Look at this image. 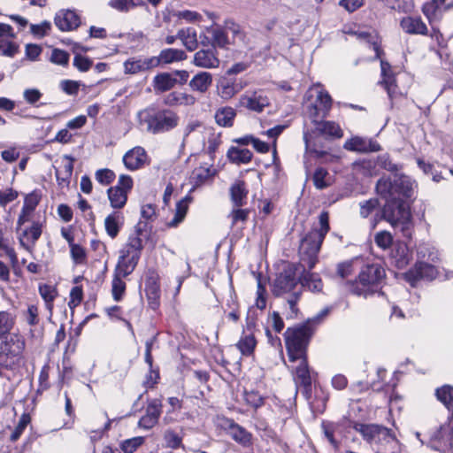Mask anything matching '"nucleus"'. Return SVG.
Wrapping results in <instances>:
<instances>
[{
	"mask_svg": "<svg viewBox=\"0 0 453 453\" xmlns=\"http://www.w3.org/2000/svg\"><path fill=\"white\" fill-rule=\"evenodd\" d=\"M402 29L409 35H426L428 29L420 17L407 16L401 19Z\"/></svg>",
	"mask_w": 453,
	"mask_h": 453,
	"instance_id": "a878e982",
	"label": "nucleus"
},
{
	"mask_svg": "<svg viewBox=\"0 0 453 453\" xmlns=\"http://www.w3.org/2000/svg\"><path fill=\"white\" fill-rule=\"evenodd\" d=\"M180 117L171 110H157L155 134L169 132L179 125Z\"/></svg>",
	"mask_w": 453,
	"mask_h": 453,
	"instance_id": "4468645a",
	"label": "nucleus"
},
{
	"mask_svg": "<svg viewBox=\"0 0 453 453\" xmlns=\"http://www.w3.org/2000/svg\"><path fill=\"white\" fill-rule=\"evenodd\" d=\"M157 60L150 58H130L124 62L125 73L136 74L156 67Z\"/></svg>",
	"mask_w": 453,
	"mask_h": 453,
	"instance_id": "6ab92c4d",
	"label": "nucleus"
},
{
	"mask_svg": "<svg viewBox=\"0 0 453 453\" xmlns=\"http://www.w3.org/2000/svg\"><path fill=\"white\" fill-rule=\"evenodd\" d=\"M145 295L147 296L149 306L156 310L159 306L160 288L158 283L153 278H150L145 282Z\"/></svg>",
	"mask_w": 453,
	"mask_h": 453,
	"instance_id": "4c0bfd02",
	"label": "nucleus"
},
{
	"mask_svg": "<svg viewBox=\"0 0 453 453\" xmlns=\"http://www.w3.org/2000/svg\"><path fill=\"white\" fill-rule=\"evenodd\" d=\"M69 54L65 50L60 49H54L51 51L50 60L58 65L65 66L69 62Z\"/></svg>",
	"mask_w": 453,
	"mask_h": 453,
	"instance_id": "338daca9",
	"label": "nucleus"
},
{
	"mask_svg": "<svg viewBox=\"0 0 453 453\" xmlns=\"http://www.w3.org/2000/svg\"><path fill=\"white\" fill-rule=\"evenodd\" d=\"M134 186L133 179L129 175L121 174L117 185L107 190L110 204L114 209L123 208L127 201V195Z\"/></svg>",
	"mask_w": 453,
	"mask_h": 453,
	"instance_id": "423d86ee",
	"label": "nucleus"
},
{
	"mask_svg": "<svg viewBox=\"0 0 453 453\" xmlns=\"http://www.w3.org/2000/svg\"><path fill=\"white\" fill-rule=\"evenodd\" d=\"M404 212H411V211L403 202L388 201L383 206L382 218L392 226L403 219Z\"/></svg>",
	"mask_w": 453,
	"mask_h": 453,
	"instance_id": "dca6fc26",
	"label": "nucleus"
},
{
	"mask_svg": "<svg viewBox=\"0 0 453 453\" xmlns=\"http://www.w3.org/2000/svg\"><path fill=\"white\" fill-rule=\"evenodd\" d=\"M225 28L227 35L229 36V35H231V44L238 46L245 44V35L240 25L236 24L233 20H227L225 22Z\"/></svg>",
	"mask_w": 453,
	"mask_h": 453,
	"instance_id": "a18cd8bd",
	"label": "nucleus"
},
{
	"mask_svg": "<svg viewBox=\"0 0 453 453\" xmlns=\"http://www.w3.org/2000/svg\"><path fill=\"white\" fill-rule=\"evenodd\" d=\"M164 103L172 107L193 106L196 103V98L194 95L187 92L173 91L165 96Z\"/></svg>",
	"mask_w": 453,
	"mask_h": 453,
	"instance_id": "cd10ccee",
	"label": "nucleus"
},
{
	"mask_svg": "<svg viewBox=\"0 0 453 453\" xmlns=\"http://www.w3.org/2000/svg\"><path fill=\"white\" fill-rule=\"evenodd\" d=\"M177 37L188 51H194L198 46L197 34L195 28H181L177 33Z\"/></svg>",
	"mask_w": 453,
	"mask_h": 453,
	"instance_id": "a19ab883",
	"label": "nucleus"
},
{
	"mask_svg": "<svg viewBox=\"0 0 453 453\" xmlns=\"http://www.w3.org/2000/svg\"><path fill=\"white\" fill-rule=\"evenodd\" d=\"M319 219V228H313L301 241L299 253L303 269L311 270L315 266L322 242L330 229L329 216L326 211L321 212Z\"/></svg>",
	"mask_w": 453,
	"mask_h": 453,
	"instance_id": "7ed1b4c3",
	"label": "nucleus"
},
{
	"mask_svg": "<svg viewBox=\"0 0 453 453\" xmlns=\"http://www.w3.org/2000/svg\"><path fill=\"white\" fill-rule=\"evenodd\" d=\"M300 283L302 288L307 287L312 292H320L323 288L320 277L317 273L305 272V269H303V274L300 278Z\"/></svg>",
	"mask_w": 453,
	"mask_h": 453,
	"instance_id": "c03bdc74",
	"label": "nucleus"
},
{
	"mask_svg": "<svg viewBox=\"0 0 453 453\" xmlns=\"http://www.w3.org/2000/svg\"><path fill=\"white\" fill-rule=\"evenodd\" d=\"M452 443L453 428L448 424L441 426L431 434L427 445L434 450L446 453L451 449Z\"/></svg>",
	"mask_w": 453,
	"mask_h": 453,
	"instance_id": "9b49d317",
	"label": "nucleus"
},
{
	"mask_svg": "<svg viewBox=\"0 0 453 453\" xmlns=\"http://www.w3.org/2000/svg\"><path fill=\"white\" fill-rule=\"evenodd\" d=\"M205 127L198 120L189 121L183 129V142H188L189 136L194 133L202 134Z\"/></svg>",
	"mask_w": 453,
	"mask_h": 453,
	"instance_id": "69168bd1",
	"label": "nucleus"
},
{
	"mask_svg": "<svg viewBox=\"0 0 453 453\" xmlns=\"http://www.w3.org/2000/svg\"><path fill=\"white\" fill-rule=\"evenodd\" d=\"M206 33L212 37V49L216 48L226 49L231 41L227 35L225 27L211 26L205 28Z\"/></svg>",
	"mask_w": 453,
	"mask_h": 453,
	"instance_id": "7c9ffc66",
	"label": "nucleus"
},
{
	"mask_svg": "<svg viewBox=\"0 0 453 453\" xmlns=\"http://www.w3.org/2000/svg\"><path fill=\"white\" fill-rule=\"evenodd\" d=\"M235 117L236 111L230 106L220 107L214 113L215 122L222 127H232Z\"/></svg>",
	"mask_w": 453,
	"mask_h": 453,
	"instance_id": "c9c22d12",
	"label": "nucleus"
},
{
	"mask_svg": "<svg viewBox=\"0 0 453 453\" xmlns=\"http://www.w3.org/2000/svg\"><path fill=\"white\" fill-rule=\"evenodd\" d=\"M344 148L350 151L357 152H376L380 150V144L372 139L359 136L352 137L345 142Z\"/></svg>",
	"mask_w": 453,
	"mask_h": 453,
	"instance_id": "aec40b11",
	"label": "nucleus"
},
{
	"mask_svg": "<svg viewBox=\"0 0 453 453\" xmlns=\"http://www.w3.org/2000/svg\"><path fill=\"white\" fill-rule=\"evenodd\" d=\"M272 292L273 296L286 299L289 308L287 319L296 318L299 311L297 303L302 296V285L300 278L297 277L296 265H286L282 272L277 274L272 286Z\"/></svg>",
	"mask_w": 453,
	"mask_h": 453,
	"instance_id": "f03ea898",
	"label": "nucleus"
},
{
	"mask_svg": "<svg viewBox=\"0 0 453 453\" xmlns=\"http://www.w3.org/2000/svg\"><path fill=\"white\" fill-rule=\"evenodd\" d=\"M39 293L45 302L46 308L51 312L53 309V302L58 296L57 288L49 284L40 285Z\"/></svg>",
	"mask_w": 453,
	"mask_h": 453,
	"instance_id": "8fccbe9b",
	"label": "nucleus"
},
{
	"mask_svg": "<svg viewBox=\"0 0 453 453\" xmlns=\"http://www.w3.org/2000/svg\"><path fill=\"white\" fill-rule=\"evenodd\" d=\"M144 437L137 436L123 441L120 449L124 453H134L144 442Z\"/></svg>",
	"mask_w": 453,
	"mask_h": 453,
	"instance_id": "bf43d9fd",
	"label": "nucleus"
},
{
	"mask_svg": "<svg viewBox=\"0 0 453 453\" xmlns=\"http://www.w3.org/2000/svg\"><path fill=\"white\" fill-rule=\"evenodd\" d=\"M237 91L238 89L236 88L234 82L230 80L224 79L219 85V94L220 97L225 100L232 98Z\"/></svg>",
	"mask_w": 453,
	"mask_h": 453,
	"instance_id": "864d4df0",
	"label": "nucleus"
},
{
	"mask_svg": "<svg viewBox=\"0 0 453 453\" xmlns=\"http://www.w3.org/2000/svg\"><path fill=\"white\" fill-rule=\"evenodd\" d=\"M152 58L157 60L156 63L157 67L161 64L168 65L185 60L187 58V54L182 50L169 48L162 50L158 56L152 57Z\"/></svg>",
	"mask_w": 453,
	"mask_h": 453,
	"instance_id": "2f4dec72",
	"label": "nucleus"
},
{
	"mask_svg": "<svg viewBox=\"0 0 453 453\" xmlns=\"http://www.w3.org/2000/svg\"><path fill=\"white\" fill-rule=\"evenodd\" d=\"M221 144V134L220 133L211 132L210 130V134L208 136V140L206 144H204V150L207 154H209L211 157H214L217 150Z\"/></svg>",
	"mask_w": 453,
	"mask_h": 453,
	"instance_id": "6e6d98bb",
	"label": "nucleus"
},
{
	"mask_svg": "<svg viewBox=\"0 0 453 453\" xmlns=\"http://www.w3.org/2000/svg\"><path fill=\"white\" fill-rule=\"evenodd\" d=\"M437 399L442 403L448 410L453 407V388L449 385H444L438 388L435 391Z\"/></svg>",
	"mask_w": 453,
	"mask_h": 453,
	"instance_id": "603ef678",
	"label": "nucleus"
},
{
	"mask_svg": "<svg viewBox=\"0 0 453 453\" xmlns=\"http://www.w3.org/2000/svg\"><path fill=\"white\" fill-rule=\"evenodd\" d=\"M19 225L17 222L16 233L20 247L29 253H33L37 241L42 233V223L40 221H33L29 226Z\"/></svg>",
	"mask_w": 453,
	"mask_h": 453,
	"instance_id": "6e6552de",
	"label": "nucleus"
},
{
	"mask_svg": "<svg viewBox=\"0 0 453 453\" xmlns=\"http://www.w3.org/2000/svg\"><path fill=\"white\" fill-rule=\"evenodd\" d=\"M124 277L118 276L117 274L113 275L112 282H111V294L112 297L116 302H119L126 291V283L122 280Z\"/></svg>",
	"mask_w": 453,
	"mask_h": 453,
	"instance_id": "5fc2aeb1",
	"label": "nucleus"
},
{
	"mask_svg": "<svg viewBox=\"0 0 453 453\" xmlns=\"http://www.w3.org/2000/svg\"><path fill=\"white\" fill-rule=\"evenodd\" d=\"M257 311L254 306H251L249 308L246 320H245V326L242 329V334H254L256 326H257Z\"/></svg>",
	"mask_w": 453,
	"mask_h": 453,
	"instance_id": "13d9d810",
	"label": "nucleus"
},
{
	"mask_svg": "<svg viewBox=\"0 0 453 453\" xmlns=\"http://www.w3.org/2000/svg\"><path fill=\"white\" fill-rule=\"evenodd\" d=\"M164 439L166 446L172 449H177L181 445L182 438L173 430L168 429L165 432Z\"/></svg>",
	"mask_w": 453,
	"mask_h": 453,
	"instance_id": "774afa93",
	"label": "nucleus"
},
{
	"mask_svg": "<svg viewBox=\"0 0 453 453\" xmlns=\"http://www.w3.org/2000/svg\"><path fill=\"white\" fill-rule=\"evenodd\" d=\"M393 188H394V177H382L380 178L376 184L377 193L383 198L386 199V202L393 201Z\"/></svg>",
	"mask_w": 453,
	"mask_h": 453,
	"instance_id": "de8ad7c7",
	"label": "nucleus"
},
{
	"mask_svg": "<svg viewBox=\"0 0 453 453\" xmlns=\"http://www.w3.org/2000/svg\"><path fill=\"white\" fill-rule=\"evenodd\" d=\"M157 110L150 107L137 113L138 126L142 130L155 134Z\"/></svg>",
	"mask_w": 453,
	"mask_h": 453,
	"instance_id": "c756f323",
	"label": "nucleus"
},
{
	"mask_svg": "<svg viewBox=\"0 0 453 453\" xmlns=\"http://www.w3.org/2000/svg\"><path fill=\"white\" fill-rule=\"evenodd\" d=\"M191 200L192 198L189 196H186L176 203L174 216L166 223V226L168 228H176L181 222H183L188 213Z\"/></svg>",
	"mask_w": 453,
	"mask_h": 453,
	"instance_id": "473e14b6",
	"label": "nucleus"
},
{
	"mask_svg": "<svg viewBox=\"0 0 453 453\" xmlns=\"http://www.w3.org/2000/svg\"><path fill=\"white\" fill-rule=\"evenodd\" d=\"M231 201L235 207H241L246 203L248 190L243 180H236L230 188Z\"/></svg>",
	"mask_w": 453,
	"mask_h": 453,
	"instance_id": "58836bf2",
	"label": "nucleus"
},
{
	"mask_svg": "<svg viewBox=\"0 0 453 453\" xmlns=\"http://www.w3.org/2000/svg\"><path fill=\"white\" fill-rule=\"evenodd\" d=\"M270 104L267 93L263 89H250L240 96L238 106L250 111L260 113Z\"/></svg>",
	"mask_w": 453,
	"mask_h": 453,
	"instance_id": "1a4fd4ad",
	"label": "nucleus"
},
{
	"mask_svg": "<svg viewBox=\"0 0 453 453\" xmlns=\"http://www.w3.org/2000/svg\"><path fill=\"white\" fill-rule=\"evenodd\" d=\"M51 30V23L44 20L40 24H31L30 32L36 38H42L50 34Z\"/></svg>",
	"mask_w": 453,
	"mask_h": 453,
	"instance_id": "052dcab7",
	"label": "nucleus"
},
{
	"mask_svg": "<svg viewBox=\"0 0 453 453\" xmlns=\"http://www.w3.org/2000/svg\"><path fill=\"white\" fill-rule=\"evenodd\" d=\"M161 412V401L158 399L151 400L146 408L145 414L139 419L138 426L145 430L151 429L157 423Z\"/></svg>",
	"mask_w": 453,
	"mask_h": 453,
	"instance_id": "f3484780",
	"label": "nucleus"
},
{
	"mask_svg": "<svg viewBox=\"0 0 453 453\" xmlns=\"http://www.w3.org/2000/svg\"><path fill=\"white\" fill-rule=\"evenodd\" d=\"M177 84V78L172 73H163L154 78V88L160 92L172 89Z\"/></svg>",
	"mask_w": 453,
	"mask_h": 453,
	"instance_id": "37998d69",
	"label": "nucleus"
},
{
	"mask_svg": "<svg viewBox=\"0 0 453 453\" xmlns=\"http://www.w3.org/2000/svg\"><path fill=\"white\" fill-rule=\"evenodd\" d=\"M193 64L201 68H216L219 65V60L213 49L200 50L194 55Z\"/></svg>",
	"mask_w": 453,
	"mask_h": 453,
	"instance_id": "bb28decb",
	"label": "nucleus"
},
{
	"mask_svg": "<svg viewBox=\"0 0 453 453\" xmlns=\"http://www.w3.org/2000/svg\"><path fill=\"white\" fill-rule=\"evenodd\" d=\"M317 97L313 104H311L307 109V114L311 120L313 127L311 128L305 127L303 131V141L305 143L304 159L308 155H314L318 158L326 155L324 150V139L326 138H341L343 135L340 126L333 121H319L326 117L332 105V98L330 95L323 90L317 92ZM304 164L307 161L304 160Z\"/></svg>",
	"mask_w": 453,
	"mask_h": 453,
	"instance_id": "f257e3e1",
	"label": "nucleus"
},
{
	"mask_svg": "<svg viewBox=\"0 0 453 453\" xmlns=\"http://www.w3.org/2000/svg\"><path fill=\"white\" fill-rule=\"evenodd\" d=\"M19 50V46L11 39L0 40V56L12 58Z\"/></svg>",
	"mask_w": 453,
	"mask_h": 453,
	"instance_id": "e2e57ef3",
	"label": "nucleus"
},
{
	"mask_svg": "<svg viewBox=\"0 0 453 453\" xmlns=\"http://www.w3.org/2000/svg\"><path fill=\"white\" fill-rule=\"evenodd\" d=\"M453 8V3H447V0H430L422 6V12L433 27L434 23L441 20L443 12Z\"/></svg>",
	"mask_w": 453,
	"mask_h": 453,
	"instance_id": "ddd939ff",
	"label": "nucleus"
},
{
	"mask_svg": "<svg viewBox=\"0 0 453 453\" xmlns=\"http://www.w3.org/2000/svg\"><path fill=\"white\" fill-rule=\"evenodd\" d=\"M390 257L396 267L403 268L410 261L409 249L403 242H395L391 247Z\"/></svg>",
	"mask_w": 453,
	"mask_h": 453,
	"instance_id": "c85d7f7f",
	"label": "nucleus"
},
{
	"mask_svg": "<svg viewBox=\"0 0 453 453\" xmlns=\"http://www.w3.org/2000/svg\"><path fill=\"white\" fill-rule=\"evenodd\" d=\"M380 67L382 75L381 83L387 90L388 97L393 100L398 96H402L403 92L395 83L396 80L395 75L391 73V65L388 62L381 60Z\"/></svg>",
	"mask_w": 453,
	"mask_h": 453,
	"instance_id": "a211bd4d",
	"label": "nucleus"
},
{
	"mask_svg": "<svg viewBox=\"0 0 453 453\" xmlns=\"http://www.w3.org/2000/svg\"><path fill=\"white\" fill-rule=\"evenodd\" d=\"M413 182L410 177L404 175L394 176L393 200L400 201L401 197L411 196Z\"/></svg>",
	"mask_w": 453,
	"mask_h": 453,
	"instance_id": "b1692460",
	"label": "nucleus"
},
{
	"mask_svg": "<svg viewBox=\"0 0 453 453\" xmlns=\"http://www.w3.org/2000/svg\"><path fill=\"white\" fill-rule=\"evenodd\" d=\"M226 156L230 162L241 165L247 164L251 161L252 152L245 148L231 147L228 150Z\"/></svg>",
	"mask_w": 453,
	"mask_h": 453,
	"instance_id": "79ce46f5",
	"label": "nucleus"
},
{
	"mask_svg": "<svg viewBox=\"0 0 453 453\" xmlns=\"http://www.w3.org/2000/svg\"><path fill=\"white\" fill-rule=\"evenodd\" d=\"M124 224V216L119 211H113L104 219V227L107 234L114 239Z\"/></svg>",
	"mask_w": 453,
	"mask_h": 453,
	"instance_id": "72a5a7b5",
	"label": "nucleus"
},
{
	"mask_svg": "<svg viewBox=\"0 0 453 453\" xmlns=\"http://www.w3.org/2000/svg\"><path fill=\"white\" fill-rule=\"evenodd\" d=\"M143 0H108L107 6L119 13H128L137 7L145 6Z\"/></svg>",
	"mask_w": 453,
	"mask_h": 453,
	"instance_id": "f704fd0d",
	"label": "nucleus"
},
{
	"mask_svg": "<svg viewBox=\"0 0 453 453\" xmlns=\"http://www.w3.org/2000/svg\"><path fill=\"white\" fill-rule=\"evenodd\" d=\"M257 346V340L252 334H242L240 340L236 343V348L243 356H250L253 354Z\"/></svg>",
	"mask_w": 453,
	"mask_h": 453,
	"instance_id": "49530a36",
	"label": "nucleus"
},
{
	"mask_svg": "<svg viewBox=\"0 0 453 453\" xmlns=\"http://www.w3.org/2000/svg\"><path fill=\"white\" fill-rule=\"evenodd\" d=\"M25 348V342L22 337L19 334H8L0 343V349L9 355L18 357L22 353Z\"/></svg>",
	"mask_w": 453,
	"mask_h": 453,
	"instance_id": "393cba45",
	"label": "nucleus"
},
{
	"mask_svg": "<svg viewBox=\"0 0 453 453\" xmlns=\"http://www.w3.org/2000/svg\"><path fill=\"white\" fill-rule=\"evenodd\" d=\"M395 231H399L403 237L411 238L413 233V222L411 212H404L403 219L392 225Z\"/></svg>",
	"mask_w": 453,
	"mask_h": 453,
	"instance_id": "09e8293b",
	"label": "nucleus"
},
{
	"mask_svg": "<svg viewBox=\"0 0 453 453\" xmlns=\"http://www.w3.org/2000/svg\"><path fill=\"white\" fill-rule=\"evenodd\" d=\"M298 365L295 369V380L297 385L303 387V394L306 400L311 398V377L306 357L296 358Z\"/></svg>",
	"mask_w": 453,
	"mask_h": 453,
	"instance_id": "f8f14e48",
	"label": "nucleus"
},
{
	"mask_svg": "<svg viewBox=\"0 0 453 453\" xmlns=\"http://www.w3.org/2000/svg\"><path fill=\"white\" fill-rule=\"evenodd\" d=\"M385 277V270L379 265H366L359 273L358 280L349 284V291L358 296L367 298L379 291Z\"/></svg>",
	"mask_w": 453,
	"mask_h": 453,
	"instance_id": "20e7f679",
	"label": "nucleus"
},
{
	"mask_svg": "<svg viewBox=\"0 0 453 453\" xmlns=\"http://www.w3.org/2000/svg\"><path fill=\"white\" fill-rule=\"evenodd\" d=\"M148 159L147 153L142 147L137 146L128 150L123 157V163L125 166L130 170L134 171L142 167Z\"/></svg>",
	"mask_w": 453,
	"mask_h": 453,
	"instance_id": "412c9836",
	"label": "nucleus"
},
{
	"mask_svg": "<svg viewBox=\"0 0 453 453\" xmlns=\"http://www.w3.org/2000/svg\"><path fill=\"white\" fill-rule=\"evenodd\" d=\"M229 434L238 443L248 446L250 443L251 434L242 426L234 423V420H227Z\"/></svg>",
	"mask_w": 453,
	"mask_h": 453,
	"instance_id": "ea45409f",
	"label": "nucleus"
},
{
	"mask_svg": "<svg viewBox=\"0 0 453 453\" xmlns=\"http://www.w3.org/2000/svg\"><path fill=\"white\" fill-rule=\"evenodd\" d=\"M212 84V75L208 72L196 73L189 81V87L193 91L205 93Z\"/></svg>",
	"mask_w": 453,
	"mask_h": 453,
	"instance_id": "e433bc0d",
	"label": "nucleus"
},
{
	"mask_svg": "<svg viewBox=\"0 0 453 453\" xmlns=\"http://www.w3.org/2000/svg\"><path fill=\"white\" fill-rule=\"evenodd\" d=\"M139 259V257L134 256V254H127L120 250V255L114 270V274L122 277L130 275L135 269Z\"/></svg>",
	"mask_w": 453,
	"mask_h": 453,
	"instance_id": "5701e85b",
	"label": "nucleus"
},
{
	"mask_svg": "<svg viewBox=\"0 0 453 453\" xmlns=\"http://www.w3.org/2000/svg\"><path fill=\"white\" fill-rule=\"evenodd\" d=\"M95 178L97 182H99L102 185L106 186V185H109L111 182H113V180L116 178V174L112 170L108 169V168H104V169H99L96 172Z\"/></svg>",
	"mask_w": 453,
	"mask_h": 453,
	"instance_id": "0e129e2a",
	"label": "nucleus"
},
{
	"mask_svg": "<svg viewBox=\"0 0 453 453\" xmlns=\"http://www.w3.org/2000/svg\"><path fill=\"white\" fill-rule=\"evenodd\" d=\"M375 244L383 250L390 249L395 243L392 234L388 231H380L374 235Z\"/></svg>",
	"mask_w": 453,
	"mask_h": 453,
	"instance_id": "4d7b16f0",
	"label": "nucleus"
},
{
	"mask_svg": "<svg viewBox=\"0 0 453 453\" xmlns=\"http://www.w3.org/2000/svg\"><path fill=\"white\" fill-rule=\"evenodd\" d=\"M150 230L151 228L147 222L140 220L135 225L134 233L129 235L127 242L121 250L141 257V253L143 249V238L148 236Z\"/></svg>",
	"mask_w": 453,
	"mask_h": 453,
	"instance_id": "9d476101",
	"label": "nucleus"
},
{
	"mask_svg": "<svg viewBox=\"0 0 453 453\" xmlns=\"http://www.w3.org/2000/svg\"><path fill=\"white\" fill-rule=\"evenodd\" d=\"M41 196L34 191L25 196L24 203L18 217L19 225H25L31 221L34 211L40 203Z\"/></svg>",
	"mask_w": 453,
	"mask_h": 453,
	"instance_id": "4be33fe9",
	"label": "nucleus"
},
{
	"mask_svg": "<svg viewBox=\"0 0 453 453\" xmlns=\"http://www.w3.org/2000/svg\"><path fill=\"white\" fill-rule=\"evenodd\" d=\"M313 332L314 328L309 326V323H303L296 327H288L286 330L284 338L291 362H295L296 358L306 357V349Z\"/></svg>",
	"mask_w": 453,
	"mask_h": 453,
	"instance_id": "39448f33",
	"label": "nucleus"
},
{
	"mask_svg": "<svg viewBox=\"0 0 453 453\" xmlns=\"http://www.w3.org/2000/svg\"><path fill=\"white\" fill-rule=\"evenodd\" d=\"M71 257L75 265H83L87 261L86 250L79 244H73L70 247Z\"/></svg>",
	"mask_w": 453,
	"mask_h": 453,
	"instance_id": "680f3d73",
	"label": "nucleus"
},
{
	"mask_svg": "<svg viewBox=\"0 0 453 453\" xmlns=\"http://www.w3.org/2000/svg\"><path fill=\"white\" fill-rule=\"evenodd\" d=\"M414 273L418 279L433 280L437 271L435 267L425 262H418L415 265Z\"/></svg>",
	"mask_w": 453,
	"mask_h": 453,
	"instance_id": "3c124183",
	"label": "nucleus"
},
{
	"mask_svg": "<svg viewBox=\"0 0 453 453\" xmlns=\"http://www.w3.org/2000/svg\"><path fill=\"white\" fill-rule=\"evenodd\" d=\"M56 27L62 32L75 30L81 25L80 16L71 10H60L54 17Z\"/></svg>",
	"mask_w": 453,
	"mask_h": 453,
	"instance_id": "2eb2a0df",
	"label": "nucleus"
},
{
	"mask_svg": "<svg viewBox=\"0 0 453 453\" xmlns=\"http://www.w3.org/2000/svg\"><path fill=\"white\" fill-rule=\"evenodd\" d=\"M355 429L357 432L360 433L364 440L370 444H379L395 441L391 431L382 426L374 424H357Z\"/></svg>",
	"mask_w": 453,
	"mask_h": 453,
	"instance_id": "0eeeda50",
	"label": "nucleus"
}]
</instances>
